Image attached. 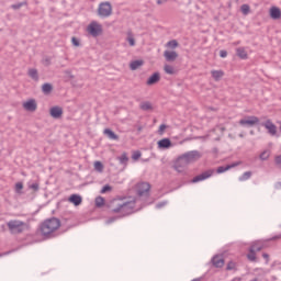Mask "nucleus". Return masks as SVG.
I'll list each match as a JSON object with an SVG mask.
<instances>
[{
	"mask_svg": "<svg viewBox=\"0 0 281 281\" xmlns=\"http://www.w3.org/2000/svg\"><path fill=\"white\" fill-rule=\"evenodd\" d=\"M60 220L58 217L46 218L44 222L40 224L41 236L45 238V240H49L50 238H56L57 229H60Z\"/></svg>",
	"mask_w": 281,
	"mask_h": 281,
	"instance_id": "nucleus-1",
	"label": "nucleus"
},
{
	"mask_svg": "<svg viewBox=\"0 0 281 281\" xmlns=\"http://www.w3.org/2000/svg\"><path fill=\"white\" fill-rule=\"evenodd\" d=\"M199 159H201V153L199 150L187 151L178 157L175 164V170H177V172H183L186 168L183 166H188V164H192V161H196Z\"/></svg>",
	"mask_w": 281,
	"mask_h": 281,
	"instance_id": "nucleus-2",
	"label": "nucleus"
},
{
	"mask_svg": "<svg viewBox=\"0 0 281 281\" xmlns=\"http://www.w3.org/2000/svg\"><path fill=\"white\" fill-rule=\"evenodd\" d=\"M133 210H135V201H127L123 203H116V207L112 209L114 214H119V212H124V216H130L133 214Z\"/></svg>",
	"mask_w": 281,
	"mask_h": 281,
	"instance_id": "nucleus-3",
	"label": "nucleus"
},
{
	"mask_svg": "<svg viewBox=\"0 0 281 281\" xmlns=\"http://www.w3.org/2000/svg\"><path fill=\"white\" fill-rule=\"evenodd\" d=\"M7 227L11 234H23L27 224L23 221L11 220L7 223Z\"/></svg>",
	"mask_w": 281,
	"mask_h": 281,
	"instance_id": "nucleus-4",
	"label": "nucleus"
},
{
	"mask_svg": "<svg viewBox=\"0 0 281 281\" xmlns=\"http://www.w3.org/2000/svg\"><path fill=\"white\" fill-rule=\"evenodd\" d=\"M136 195L138 199H148L150 196V183L139 182L136 184Z\"/></svg>",
	"mask_w": 281,
	"mask_h": 281,
	"instance_id": "nucleus-5",
	"label": "nucleus"
},
{
	"mask_svg": "<svg viewBox=\"0 0 281 281\" xmlns=\"http://www.w3.org/2000/svg\"><path fill=\"white\" fill-rule=\"evenodd\" d=\"M98 14L101 19H108L113 14V7L111 2H101L98 8Z\"/></svg>",
	"mask_w": 281,
	"mask_h": 281,
	"instance_id": "nucleus-6",
	"label": "nucleus"
},
{
	"mask_svg": "<svg viewBox=\"0 0 281 281\" xmlns=\"http://www.w3.org/2000/svg\"><path fill=\"white\" fill-rule=\"evenodd\" d=\"M88 32L90 35H92L94 38L102 35V25L95 21H92L88 25Z\"/></svg>",
	"mask_w": 281,
	"mask_h": 281,
	"instance_id": "nucleus-7",
	"label": "nucleus"
},
{
	"mask_svg": "<svg viewBox=\"0 0 281 281\" xmlns=\"http://www.w3.org/2000/svg\"><path fill=\"white\" fill-rule=\"evenodd\" d=\"M256 124H260V119H258V116H247L246 119H241L239 120V125L240 126H256Z\"/></svg>",
	"mask_w": 281,
	"mask_h": 281,
	"instance_id": "nucleus-8",
	"label": "nucleus"
},
{
	"mask_svg": "<svg viewBox=\"0 0 281 281\" xmlns=\"http://www.w3.org/2000/svg\"><path fill=\"white\" fill-rule=\"evenodd\" d=\"M260 126L267 128L269 135L276 136L278 134V126H276L271 120H267L266 122L260 123Z\"/></svg>",
	"mask_w": 281,
	"mask_h": 281,
	"instance_id": "nucleus-9",
	"label": "nucleus"
},
{
	"mask_svg": "<svg viewBox=\"0 0 281 281\" xmlns=\"http://www.w3.org/2000/svg\"><path fill=\"white\" fill-rule=\"evenodd\" d=\"M214 175V170L209 169L206 171H203L202 173L195 176L192 180L191 183H199L200 181H205V179H210Z\"/></svg>",
	"mask_w": 281,
	"mask_h": 281,
	"instance_id": "nucleus-10",
	"label": "nucleus"
},
{
	"mask_svg": "<svg viewBox=\"0 0 281 281\" xmlns=\"http://www.w3.org/2000/svg\"><path fill=\"white\" fill-rule=\"evenodd\" d=\"M23 109H25V111H30L31 113H34V111L38 109V104L36 103L35 99H30L23 103Z\"/></svg>",
	"mask_w": 281,
	"mask_h": 281,
	"instance_id": "nucleus-11",
	"label": "nucleus"
},
{
	"mask_svg": "<svg viewBox=\"0 0 281 281\" xmlns=\"http://www.w3.org/2000/svg\"><path fill=\"white\" fill-rule=\"evenodd\" d=\"M164 56L167 63H175L179 58V54L175 50H165Z\"/></svg>",
	"mask_w": 281,
	"mask_h": 281,
	"instance_id": "nucleus-12",
	"label": "nucleus"
},
{
	"mask_svg": "<svg viewBox=\"0 0 281 281\" xmlns=\"http://www.w3.org/2000/svg\"><path fill=\"white\" fill-rule=\"evenodd\" d=\"M213 267H215L216 269H223V267L225 266V259H223V257L215 255L212 260H211Z\"/></svg>",
	"mask_w": 281,
	"mask_h": 281,
	"instance_id": "nucleus-13",
	"label": "nucleus"
},
{
	"mask_svg": "<svg viewBox=\"0 0 281 281\" xmlns=\"http://www.w3.org/2000/svg\"><path fill=\"white\" fill-rule=\"evenodd\" d=\"M49 114L54 117V120H60V117H63V108L58 105L53 106L49 110Z\"/></svg>",
	"mask_w": 281,
	"mask_h": 281,
	"instance_id": "nucleus-14",
	"label": "nucleus"
},
{
	"mask_svg": "<svg viewBox=\"0 0 281 281\" xmlns=\"http://www.w3.org/2000/svg\"><path fill=\"white\" fill-rule=\"evenodd\" d=\"M158 148H160L161 150H168V148L172 147V140H170V138H162L160 140H158Z\"/></svg>",
	"mask_w": 281,
	"mask_h": 281,
	"instance_id": "nucleus-15",
	"label": "nucleus"
},
{
	"mask_svg": "<svg viewBox=\"0 0 281 281\" xmlns=\"http://www.w3.org/2000/svg\"><path fill=\"white\" fill-rule=\"evenodd\" d=\"M159 80H161V74L159 72H154L148 79L146 85H148V87H153V85H157V82H159Z\"/></svg>",
	"mask_w": 281,
	"mask_h": 281,
	"instance_id": "nucleus-16",
	"label": "nucleus"
},
{
	"mask_svg": "<svg viewBox=\"0 0 281 281\" xmlns=\"http://www.w3.org/2000/svg\"><path fill=\"white\" fill-rule=\"evenodd\" d=\"M236 166H240V162H233L226 166H220L216 169L217 175H223V172H227V170H232V168H236Z\"/></svg>",
	"mask_w": 281,
	"mask_h": 281,
	"instance_id": "nucleus-17",
	"label": "nucleus"
},
{
	"mask_svg": "<svg viewBox=\"0 0 281 281\" xmlns=\"http://www.w3.org/2000/svg\"><path fill=\"white\" fill-rule=\"evenodd\" d=\"M249 249H252V251H262L265 249V241L263 240H256L252 241Z\"/></svg>",
	"mask_w": 281,
	"mask_h": 281,
	"instance_id": "nucleus-18",
	"label": "nucleus"
},
{
	"mask_svg": "<svg viewBox=\"0 0 281 281\" xmlns=\"http://www.w3.org/2000/svg\"><path fill=\"white\" fill-rule=\"evenodd\" d=\"M270 18L273 19V21H278V19L281 18V10L278 7H271L270 8Z\"/></svg>",
	"mask_w": 281,
	"mask_h": 281,
	"instance_id": "nucleus-19",
	"label": "nucleus"
},
{
	"mask_svg": "<svg viewBox=\"0 0 281 281\" xmlns=\"http://www.w3.org/2000/svg\"><path fill=\"white\" fill-rule=\"evenodd\" d=\"M68 201L70 203H74V205L76 207H78V205H81L82 204V196L78 195V194H71L68 199Z\"/></svg>",
	"mask_w": 281,
	"mask_h": 281,
	"instance_id": "nucleus-20",
	"label": "nucleus"
},
{
	"mask_svg": "<svg viewBox=\"0 0 281 281\" xmlns=\"http://www.w3.org/2000/svg\"><path fill=\"white\" fill-rule=\"evenodd\" d=\"M211 76L216 82H218V80L225 76V72L223 70H212Z\"/></svg>",
	"mask_w": 281,
	"mask_h": 281,
	"instance_id": "nucleus-21",
	"label": "nucleus"
},
{
	"mask_svg": "<svg viewBox=\"0 0 281 281\" xmlns=\"http://www.w3.org/2000/svg\"><path fill=\"white\" fill-rule=\"evenodd\" d=\"M143 65H144V60L137 59L130 64V69L132 71H136V69H139V67H142Z\"/></svg>",
	"mask_w": 281,
	"mask_h": 281,
	"instance_id": "nucleus-22",
	"label": "nucleus"
},
{
	"mask_svg": "<svg viewBox=\"0 0 281 281\" xmlns=\"http://www.w3.org/2000/svg\"><path fill=\"white\" fill-rule=\"evenodd\" d=\"M103 133L104 135H106V137H109V139H120V136L115 134V132H113L111 128H105Z\"/></svg>",
	"mask_w": 281,
	"mask_h": 281,
	"instance_id": "nucleus-23",
	"label": "nucleus"
},
{
	"mask_svg": "<svg viewBox=\"0 0 281 281\" xmlns=\"http://www.w3.org/2000/svg\"><path fill=\"white\" fill-rule=\"evenodd\" d=\"M42 91L45 95H49V93L54 91V86H52V83L46 82L42 86Z\"/></svg>",
	"mask_w": 281,
	"mask_h": 281,
	"instance_id": "nucleus-24",
	"label": "nucleus"
},
{
	"mask_svg": "<svg viewBox=\"0 0 281 281\" xmlns=\"http://www.w3.org/2000/svg\"><path fill=\"white\" fill-rule=\"evenodd\" d=\"M236 55L238 56V58H241V60H247V50H245L244 47H239L236 49Z\"/></svg>",
	"mask_w": 281,
	"mask_h": 281,
	"instance_id": "nucleus-25",
	"label": "nucleus"
},
{
	"mask_svg": "<svg viewBox=\"0 0 281 281\" xmlns=\"http://www.w3.org/2000/svg\"><path fill=\"white\" fill-rule=\"evenodd\" d=\"M27 74L32 80L38 82V70L36 68H30Z\"/></svg>",
	"mask_w": 281,
	"mask_h": 281,
	"instance_id": "nucleus-26",
	"label": "nucleus"
},
{
	"mask_svg": "<svg viewBox=\"0 0 281 281\" xmlns=\"http://www.w3.org/2000/svg\"><path fill=\"white\" fill-rule=\"evenodd\" d=\"M139 108L142 109V111H153V103H150L149 101H145L140 103Z\"/></svg>",
	"mask_w": 281,
	"mask_h": 281,
	"instance_id": "nucleus-27",
	"label": "nucleus"
},
{
	"mask_svg": "<svg viewBox=\"0 0 281 281\" xmlns=\"http://www.w3.org/2000/svg\"><path fill=\"white\" fill-rule=\"evenodd\" d=\"M247 258L250 262H257L256 251L249 248V254L247 255Z\"/></svg>",
	"mask_w": 281,
	"mask_h": 281,
	"instance_id": "nucleus-28",
	"label": "nucleus"
},
{
	"mask_svg": "<svg viewBox=\"0 0 281 281\" xmlns=\"http://www.w3.org/2000/svg\"><path fill=\"white\" fill-rule=\"evenodd\" d=\"M271 156V151L269 150H263L260 156L259 159H261V161H267V159H269V157Z\"/></svg>",
	"mask_w": 281,
	"mask_h": 281,
	"instance_id": "nucleus-29",
	"label": "nucleus"
},
{
	"mask_svg": "<svg viewBox=\"0 0 281 281\" xmlns=\"http://www.w3.org/2000/svg\"><path fill=\"white\" fill-rule=\"evenodd\" d=\"M119 161H120V164H122L123 166H126V164H128V156L126 155V153H123V154L119 157Z\"/></svg>",
	"mask_w": 281,
	"mask_h": 281,
	"instance_id": "nucleus-30",
	"label": "nucleus"
},
{
	"mask_svg": "<svg viewBox=\"0 0 281 281\" xmlns=\"http://www.w3.org/2000/svg\"><path fill=\"white\" fill-rule=\"evenodd\" d=\"M178 46L179 42H177V40H171L167 43V47H169L170 49H177Z\"/></svg>",
	"mask_w": 281,
	"mask_h": 281,
	"instance_id": "nucleus-31",
	"label": "nucleus"
},
{
	"mask_svg": "<svg viewBox=\"0 0 281 281\" xmlns=\"http://www.w3.org/2000/svg\"><path fill=\"white\" fill-rule=\"evenodd\" d=\"M94 170H97V172H102L104 170V165L102 164V161H95L94 162Z\"/></svg>",
	"mask_w": 281,
	"mask_h": 281,
	"instance_id": "nucleus-32",
	"label": "nucleus"
},
{
	"mask_svg": "<svg viewBox=\"0 0 281 281\" xmlns=\"http://www.w3.org/2000/svg\"><path fill=\"white\" fill-rule=\"evenodd\" d=\"M251 179V171H246L239 177V181H247Z\"/></svg>",
	"mask_w": 281,
	"mask_h": 281,
	"instance_id": "nucleus-33",
	"label": "nucleus"
},
{
	"mask_svg": "<svg viewBox=\"0 0 281 281\" xmlns=\"http://www.w3.org/2000/svg\"><path fill=\"white\" fill-rule=\"evenodd\" d=\"M164 70L169 74V76H173L175 74V67L170 66V65H165Z\"/></svg>",
	"mask_w": 281,
	"mask_h": 281,
	"instance_id": "nucleus-34",
	"label": "nucleus"
},
{
	"mask_svg": "<svg viewBox=\"0 0 281 281\" xmlns=\"http://www.w3.org/2000/svg\"><path fill=\"white\" fill-rule=\"evenodd\" d=\"M23 5H27V2H18L15 4H12L11 8L12 10H21V8H23Z\"/></svg>",
	"mask_w": 281,
	"mask_h": 281,
	"instance_id": "nucleus-35",
	"label": "nucleus"
},
{
	"mask_svg": "<svg viewBox=\"0 0 281 281\" xmlns=\"http://www.w3.org/2000/svg\"><path fill=\"white\" fill-rule=\"evenodd\" d=\"M23 182H16L15 183V192L16 194H23Z\"/></svg>",
	"mask_w": 281,
	"mask_h": 281,
	"instance_id": "nucleus-36",
	"label": "nucleus"
},
{
	"mask_svg": "<svg viewBox=\"0 0 281 281\" xmlns=\"http://www.w3.org/2000/svg\"><path fill=\"white\" fill-rule=\"evenodd\" d=\"M102 205H104V198L97 196L95 198V207H102Z\"/></svg>",
	"mask_w": 281,
	"mask_h": 281,
	"instance_id": "nucleus-37",
	"label": "nucleus"
},
{
	"mask_svg": "<svg viewBox=\"0 0 281 281\" xmlns=\"http://www.w3.org/2000/svg\"><path fill=\"white\" fill-rule=\"evenodd\" d=\"M240 10H241L243 14H244L245 16H247V14H249V12H250L249 4H243V5L240 7Z\"/></svg>",
	"mask_w": 281,
	"mask_h": 281,
	"instance_id": "nucleus-38",
	"label": "nucleus"
},
{
	"mask_svg": "<svg viewBox=\"0 0 281 281\" xmlns=\"http://www.w3.org/2000/svg\"><path fill=\"white\" fill-rule=\"evenodd\" d=\"M111 190H113V187H111L110 184H105L101 189V194H106V192H111Z\"/></svg>",
	"mask_w": 281,
	"mask_h": 281,
	"instance_id": "nucleus-39",
	"label": "nucleus"
},
{
	"mask_svg": "<svg viewBox=\"0 0 281 281\" xmlns=\"http://www.w3.org/2000/svg\"><path fill=\"white\" fill-rule=\"evenodd\" d=\"M236 269V262L229 261L226 266V271H234Z\"/></svg>",
	"mask_w": 281,
	"mask_h": 281,
	"instance_id": "nucleus-40",
	"label": "nucleus"
},
{
	"mask_svg": "<svg viewBox=\"0 0 281 281\" xmlns=\"http://www.w3.org/2000/svg\"><path fill=\"white\" fill-rule=\"evenodd\" d=\"M29 188L30 190H34V192H38V190H41V186L37 182L32 183Z\"/></svg>",
	"mask_w": 281,
	"mask_h": 281,
	"instance_id": "nucleus-41",
	"label": "nucleus"
},
{
	"mask_svg": "<svg viewBox=\"0 0 281 281\" xmlns=\"http://www.w3.org/2000/svg\"><path fill=\"white\" fill-rule=\"evenodd\" d=\"M71 43L74 47H80V40L78 37H71Z\"/></svg>",
	"mask_w": 281,
	"mask_h": 281,
	"instance_id": "nucleus-42",
	"label": "nucleus"
},
{
	"mask_svg": "<svg viewBox=\"0 0 281 281\" xmlns=\"http://www.w3.org/2000/svg\"><path fill=\"white\" fill-rule=\"evenodd\" d=\"M139 157H142V151L137 150L132 155V159H134V161H137V159H139Z\"/></svg>",
	"mask_w": 281,
	"mask_h": 281,
	"instance_id": "nucleus-43",
	"label": "nucleus"
},
{
	"mask_svg": "<svg viewBox=\"0 0 281 281\" xmlns=\"http://www.w3.org/2000/svg\"><path fill=\"white\" fill-rule=\"evenodd\" d=\"M168 126L166 124H161L158 128V135H164V131H166Z\"/></svg>",
	"mask_w": 281,
	"mask_h": 281,
	"instance_id": "nucleus-44",
	"label": "nucleus"
},
{
	"mask_svg": "<svg viewBox=\"0 0 281 281\" xmlns=\"http://www.w3.org/2000/svg\"><path fill=\"white\" fill-rule=\"evenodd\" d=\"M127 42L130 43L131 47H135V38L133 36H128Z\"/></svg>",
	"mask_w": 281,
	"mask_h": 281,
	"instance_id": "nucleus-45",
	"label": "nucleus"
},
{
	"mask_svg": "<svg viewBox=\"0 0 281 281\" xmlns=\"http://www.w3.org/2000/svg\"><path fill=\"white\" fill-rule=\"evenodd\" d=\"M274 164H276L277 166H279V168H281V155L276 156V158H274Z\"/></svg>",
	"mask_w": 281,
	"mask_h": 281,
	"instance_id": "nucleus-46",
	"label": "nucleus"
},
{
	"mask_svg": "<svg viewBox=\"0 0 281 281\" xmlns=\"http://www.w3.org/2000/svg\"><path fill=\"white\" fill-rule=\"evenodd\" d=\"M117 221V216H113L106 220V225H111V223H115Z\"/></svg>",
	"mask_w": 281,
	"mask_h": 281,
	"instance_id": "nucleus-47",
	"label": "nucleus"
},
{
	"mask_svg": "<svg viewBox=\"0 0 281 281\" xmlns=\"http://www.w3.org/2000/svg\"><path fill=\"white\" fill-rule=\"evenodd\" d=\"M280 239H281V234L276 235V236H273L272 238L267 239L266 241L269 243V241H271V240H280Z\"/></svg>",
	"mask_w": 281,
	"mask_h": 281,
	"instance_id": "nucleus-48",
	"label": "nucleus"
},
{
	"mask_svg": "<svg viewBox=\"0 0 281 281\" xmlns=\"http://www.w3.org/2000/svg\"><path fill=\"white\" fill-rule=\"evenodd\" d=\"M220 56L221 58H227V50L225 49L220 50Z\"/></svg>",
	"mask_w": 281,
	"mask_h": 281,
	"instance_id": "nucleus-49",
	"label": "nucleus"
},
{
	"mask_svg": "<svg viewBox=\"0 0 281 281\" xmlns=\"http://www.w3.org/2000/svg\"><path fill=\"white\" fill-rule=\"evenodd\" d=\"M165 205H166V202H158L156 204V207H157V210H161V207H165Z\"/></svg>",
	"mask_w": 281,
	"mask_h": 281,
	"instance_id": "nucleus-50",
	"label": "nucleus"
},
{
	"mask_svg": "<svg viewBox=\"0 0 281 281\" xmlns=\"http://www.w3.org/2000/svg\"><path fill=\"white\" fill-rule=\"evenodd\" d=\"M262 258H265L266 265H269V254L263 252V254H262Z\"/></svg>",
	"mask_w": 281,
	"mask_h": 281,
	"instance_id": "nucleus-51",
	"label": "nucleus"
},
{
	"mask_svg": "<svg viewBox=\"0 0 281 281\" xmlns=\"http://www.w3.org/2000/svg\"><path fill=\"white\" fill-rule=\"evenodd\" d=\"M168 0H157V4L161 5L162 3H166Z\"/></svg>",
	"mask_w": 281,
	"mask_h": 281,
	"instance_id": "nucleus-52",
	"label": "nucleus"
},
{
	"mask_svg": "<svg viewBox=\"0 0 281 281\" xmlns=\"http://www.w3.org/2000/svg\"><path fill=\"white\" fill-rule=\"evenodd\" d=\"M142 131H144V127L142 125H138L137 132L140 133Z\"/></svg>",
	"mask_w": 281,
	"mask_h": 281,
	"instance_id": "nucleus-53",
	"label": "nucleus"
},
{
	"mask_svg": "<svg viewBox=\"0 0 281 281\" xmlns=\"http://www.w3.org/2000/svg\"><path fill=\"white\" fill-rule=\"evenodd\" d=\"M277 188H281V182H278V183H277Z\"/></svg>",
	"mask_w": 281,
	"mask_h": 281,
	"instance_id": "nucleus-54",
	"label": "nucleus"
},
{
	"mask_svg": "<svg viewBox=\"0 0 281 281\" xmlns=\"http://www.w3.org/2000/svg\"><path fill=\"white\" fill-rule=\"evenodd\" d=\"M44 61L49 64V59H44Z\"/></svg>",
	"mask_w": 281,
	"mask_h": 281,
	"instance_id": "nucleus-55",
	"label": "nucleus"
},
{
	"mask_svg": "<svg viewBox=\"0 0 281 281\" xmlns=\"http://www.w3.org/2000/svg\"><path fill=\"white\" fill-rule=\"evenodd\" d=\"M239 137H245V135L244 134H239Z\"/></svg>",
	"mask_w": 281,
	"mask_h": 281,
	"instance_id": "nucleus-56",
	"label": "nucleus"
},
{
	"mask_svg": "<svg viewBox=\"0 0 281 281\" xmlns=\"http://www.w3.org/2000/svg\"><path fill=\"white\" fill-rule=\"evenodd\" d=\"M112 203H117V200H113Z\"/></svg>",
	"mask_w": 281,
	"mask_h": 281,
	"instance_id": "nucleus-57",
	"label": "nucleus"
},
{
	"mask_svg": "<svg viewBox=\"0 0 281 281\" xmlns=\"http://www.w3.org/2000/svg\"><path fill=\"white\" fill-rule=\"evenodd\" d=\"M250 135H254V131H250Z\"/></svg>",
	"mask_w": 281,
	"mask_h": 281,
	"instance_id": "nucleus-58",
	"label": "nucleus"
},
{
	"mask_svg": "<svg viewBox=\"0 0 281 281\" xmlns=\"http://www.w3.org/2000/svg\"><path fill=\"white\" fill-rule=\"evenodd\" d=\"M222 131H225V127H223Z\"/></svg>",
	"mask_w": 281,
	"mask_h": 281,
	"instance_id": "nucleus-59",
	"label": "nucleus"
},
{
	"mask_svg": "<svg viewBox=\"0 0 281 281\" xmlns=\"http://www.w3.org/2000/svg\"><path fill=\"white\" fill-rule=\"evenodd\" d=\"M214 151L216 153V151H217V149L215 148V149H214Z\"/></svg>",
	"mask_w": 281,
	"mask_h": 281,
	"instance_id": "nucleus-60",
	"label": "nucleus"
}]
</instances>
